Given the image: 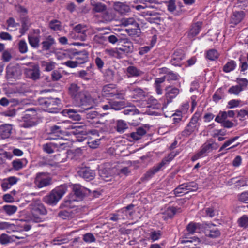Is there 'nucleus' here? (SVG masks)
Here are the masks:
<instances>
[{"instance_id": "obj_24", "label": "nucleus", "mask_w": 248, "mask_h": 248, "mask_svg": "<svg viewBox=\"0 0 248 248\" xmlns=\"http://www.w3.org/2000/svg\"><path fill=\"white\" fill-rule=\"evenodd\" d=\"M54 38L51 35L47 36L45 40L42 42V50L44 51L49 50L51 46L55 44Z\"/></svg>"}, {"instance_id": "obj_17", "label": "nucleus", "mask_w": 248, "mask_h": 248, "mask_svg": "<svg viewBox=\"0 0 248 248\" xmlns=\"http://www.w3.org/2000/svg\"><path fill=\"white\" fill-rule=\"evenodd\" d=\"M202 22L198 21L191 26L190 30L188 33V37L193 40L195 36L198 35L202 28Z\"/></svg>"}, {"instance_id": "obj_35", "label": "nucleus", "mask_w": 248, "mask_h": 248, "mask_svg": "<svg viewBox=\"0 0 248 248\" xmlns=\"http://www.w3.org/2000/svg\"><path fill=\"white\" fill-rule=\"evenodd\" d=\"M176 213V209L174 207H168L163 214L162 218L166 220L172 217Z\"/></svg>"}, {"instance_id": "obj_53", "label": "nucleus", "mask_w": 248, "mask_h": 248, "mask_svg": "<svg viewBox=\"0 0 248 248\" xmlns=\"http://www.w3.org/2000/svg\"><path fill=\"white\" fill-rule=\"evenodd\" d=\"M49 27L54 31L61 30V23L57 20H52L49 22Z\"/></svg>"}, {"instance_id": "obj_54", "label": "nucleus", "mask_w": 248, "mask_h": 248, "mask_svg": "<svg viewBox=\"0 0 248 248\" xmlns=\"http://www.w3.org/2000/svg\"><path fill=\"white\" fill-rule=\"evenodd\" d=\"M186 190L194 191L198 189V185L194 182L184 183Z\"/></svg>"}, {"instance_id": "obj_45", "label": "nucleus", "mask_w": 248, "mask_h": 248, "mask_svg": "<svg viewBox=\"0 0 248 248\" xmlns=\"http://www.w3.org/2000/svg\"><path fill=\"white\" fill-rule=\"evenodd\" d=\"M41 65L42 67H45L46 71H50L54 69L55 66V63L54 62H47L46 61H42Z\"/></svg>"}, {"instance_id": "obj_15", "label": "nucleus", "mask_w": 248, "mask_h": 248, "mask_svg": "<svg viewBox=\"0 0 248 248\" xmlns=\"http://www.w3.org/2000/svg\"><path fill=\"white\" fill-rule=\"evenodd\" d=\"M32 215L38 214L40 215H45L47 214V210L44 205L40 202H37L32 204Z\"/></svg>"}, {"instance_id": "obj_23", "label": "nucleus", "mask_w": 248, "mask_h": 248, "mask_svg": "<svg viewBox=\"0 0 248 248\" xmlns=\"http://www.w3.org/2000/svg\"><path fill=\"white\" fill-rule=\"evenodd\" d=\"M68 89L69 94L73 99H74L76 97L78 96L81 93L85 92V91L81 90L80 87L76 83L71 84Z\"/></svg>"}, {"instance_id": "obj_13", "label": "nucleus", "mask_w": 248, "mask_h": 248, "mask_svg": "<svg viewBox=\"0 0 248 248\" xmlns=\"http://www.w3.org/2000/svg\"><path fill=\"white\" fill-rule=\"evenodd\" d=\"M114 10L120 15H125L130 11V7L124 3L116 2L114 3Z\"/></svg>"}, {"instance_id": "obj_32", "label": "nucleus", "mask_w": 248, "mask_h": 248, "mask_svg": "<svg viewBox=\"0 0 248 248\" xmlns=\"http://www.w3.org/2000/svg\"><path fill=\"white\" fill-rule=\"evenodd\" d=\"M58 216L63 219H69L74 217V214L73 211L69 209L60 211Z\"/></svg>"}, {"instance_id": "obj_16", "label": "nucleus", "mask_w": 248, "mask_h": 248, "mask_svg": "<svg viewBox=\"0 0 248 248\" xmlns=\"http://www.w3.org/2000/svg\"><path fill=\"white\" fill-rule=\"evenodd\" d=\"M7 76L9 78H16L21 74L20 69L17 66L9 64L6 68Z\"/></svg>"}, {"instance_id": "obj_11", "label": "nucleus", "mask_w": 248, "mask_h": 248, "mask_svg": "<svg viewBox=\"0 0 248 248\" xmlns=\"http://www.w3.org/2000/svg\"><path fill=\"white\" fill-rule=\"evenodd\" d=\"M40 31L39 29H33L32 32L28 35V40L30 45L33 48H37L39 46L40 40Z\"/></svg>"}, {"instance_id": "obj_37", "label": "nucleus", "mask_w": 248, "mask_h": 248, "mask_svg": "<svg viewBox=\"0 0 248 248\" xmlns=\"http://www.w3.org/2000/svg\"><path fill=\"white\" fill-rule=\"evenodd\" d=\"M243 90L242 85H237L231 86L228 90V93L231 94L238 95L239 93Z\"/></svg>"}, {"instance_id": "obj_3", "label": "nucleus", "mask_w": 248, "mask_h": 248, "mask_svg": "<svg viewBox=\"0 0 248 248\" xmlns=\"http://www.w3.org/2000/svg\"><path fill=\"white\" fill-rule=\"evenodd\" d=\"M66 190L65 186H61L52 190L49 195L45 196L43 201L49 205H56L65 193Z\"/></svg>"}, {"instance_id": "obj_34", "label": "nucleus", "mask_w": 248, "mask_h": 248, "mask_svg": "<svg viewBox=\"0 0 248 248\" xmlns=\"http://www.w3.org/2000/svg\"><path fill=\"white\" fill-rule=\"evenodd\" d=\"M236 65V62L234 61L230 60L224 65L223 71L225 73L230 72L235 69Z\"/></svg>"}, {"instance_id": "obj_36", "label": "nucleus", "mask_w": 248, "mask_h": 248, "mask_svg": "<svg viewBox=\"0 0 248 248\" xmlns=\"http://www.w3.org/2000/svg\"><path fill=\"white\" fill-rule=\"evenodd\" d=\"M219 53L214 49H210L206 52V57L210 61H215L219 57Z\"/></svg>"}, {"instance_id": "obj_59", "label": "nucleus", "mask_w": 248, "mask_h": 248, "mask_svg": "<svg viewBox=\"0 0 248 248\" xmlns=\"http://www.w3.org/2000/svg\"><path fill=\"white\" fill-rule=\"evenodd\" d=\"M119 50L123 53H132L133 50V45L131 43H129L128 45H124L122 47L119 48Z\"/></svg>"}, {"instance_id": "obj_33", "label": "nucleus", "mask_w": 248, "mask_h": 248, "mask_svg": "<svg viewBox=\"0 0 248 248\" xmlns=\"http://www.w3.org/2000/svg\"><path fill=\"white\" fill-rule=\"evenodd\" d=\"M7 25V30L9 31H14L17 30V27L19 26L18 23H16L13 17H10L6 20Z\"/></svg>"}, {"instance_id": "obj_30", "label": "nucleus", "mask_w": 248, "mask_h": 248, "mask_svg": "<svg viewBox=\"0 0 248 248\" xmlns=\"http://www.w3.org/2000/svg\"><path fill=\"white\" fill-rule=\"evenodd\" d=\"M209 229L207 230V235L211 238H216L220 234L219 230L213 224L209 226Z\"/></svg>"}, {"instance_id": "obj_25", "label": "nucleus", "mask_w": 248, "mask_h": 248, "mask_svg": "<svg viewBox=\"0 0 248 248\" xmlns=\"http://www.w3.org/2000/svg\"><path fill=\"white\" fill-rule=\"evenodd\" d=\"M127 75L128 78L138 77L143 74V72L134 66H129L126 68Z\"/></svg>"}, {"instance_id": "obj_52", "label": "nucleus", "mask_w": 248, "mask_h": 248, "mask_svg": "<svg viewBox=\"0 0 248 248\" xmlns=\"http://www.w3.org/2000/svg\"><path fill=\"white\" fill-rule=\"evenodd\" d=\"M161 236L160 231H153L151 232L150 238L153 242L158 240Z\"/></svg>"}, {"instance_id": "obj_61", "label": "nucleus", "mask_w": 248, "mask_h": 248, "mask_svg": "<svg viewBox=\"0 0 248 248\" xmlns=\"http://www.w3.org/2000/svg\"><path fill=\"white\" fill-rule=\"evenodd\" d=\"M12 164L13 169L16 170L21 169L24 166L23 162L20 159L13 160Z\"/></svg>"}, {"instance_id": "obj_64", "label": "nucleus", "mask_w": 248, "mask_h": 248, "mask_svg": "<svg viewBox=\"0 0 248 248\" xmlns=\"http://www.w3.org/2000/svg\"><path fill=\"white\" fill-rule=\"evenodd\" d=\"M241 101L239 100L232 99L228 102L227 108H232L237 107L239 106Z\"/></svg>"}, {"instance_id": "obj_60", "label": "nucleus", "mask_w": 248, "mask_h": 248, "mask_svg": "<svg viewBox=\"0 0 248 248\" xmlns=\"http://www.w3.org/2000/svg\"><path fill=\"white\" fill-rule=\"evenodd\" d=\"M238 222L240 227H247L248 226V217L246 215L243 216L238 219Z\"/></svg>"}, {"instance_id": "obj_55", "label": "nucleus", "mask_w": 248, "mask_h": 248, "mask_svg": "<svg viewBox=\"0 0 248 248\" xmlns=\"http://www.w3.org/2000/svg\"><path fill=\"white\" fill-rule=\"evenodd\" d=\"M83 240L88 243L94 242L95 241L96 239L94 235L90 232L86 233L83 235Z\"/></svg>"}, {"instance_id": "obj_42", "label": "nucleus", "mask_w": 248, "mask_h": 248, "mask_svg": "<svg viewBox=\"0 0 248 248\" xmlns=\"http://www.w3.org/2000/svg\"><path fill=\"white\" fill-rule=\"evenodd\" d=\"M3 210L8 215H11L16 213L17 208L16 206L12 205H6L3 206Z\"/></svg>"}, {"instance_id": "obj_40", "label": "nucleus", "mask_w": 248, "mask_h": 248, "mask_svg": "<svg viewBox=\"0 0 248 248\" xmlns=\"http://www.w3.org/2000/svg\"><path fill=\"white\" fill-rule=\"evenodd\" d=\"M112 109L115 110H119L125 107V103L124 101H111Z\"/></svg>"}, {"instance_id": "obj_57", "label": "nucleus", "mask_w": 248, "mask_h": 248, "mask_svg": "<svg viewBox=\"0 0 248 248\" xmlns=\"http://www.w3.org/2000/svg\"><path fill=\"white\" fill-rule=\"evenodd\" d=\"M181 243L184 244L182 248H200L199 247L196 246V245L193 243L191 240H181Z\"/></svg>"}, {"instance_id": "obj_56", "label": "nucleus", "mask_w": 248, "mask_h": 248, "mask_svg": "<svg viewBox=\"0 0 248 248\" xmlns=\"http://www.w3.org/2000/svg\"><path fill=\"white\" fill-rule=\"evenodd\" d=\"M226 119V111H220L216 116L215 121L218 123L222 124Z\"/></svg>"}, {"instance_id": "obj_38", "label": "nucleus", "mask_w": 248, "mask_h": 248, "mask_svg": "<svg viewBox=\"0 0 248 248\" xmlns=\"http://www.w3.org/2000/svg\"><path fill=\"white\" fill-rule=\"evenodd\" d=\"M147 102L148 104L147 107L149 108L156 109H159L161 108V105L158 103V101L153 97H149Z\"/></svg>"}, {"instance_id": "obj_5", "label": "nucleus", "mask_w": 248, "mask_h": 248, "mask_svg": "<svg viewBox=\"0 0 248 248\" xmlns=\"http://www.w3.org/2000/svg\"><path fill=\"white\" fill-rule=\"evenodd\" d=\"M39 104L42 106L46 111L50 113L58 112V104L60 100L58 98H40L38 99Z\"/></svg>"}, {"instance_id": "obj_46", "label": "nucleus", "mask_w": 248, "mask_h": 248, "mask_svg": "<svg viewBox=\"0 0 248 248\" xmlns=\"http://www.w3.org/2000/svg\"><path fill=\"white\" fill-rule=\"evenodd\" d=\"M145 2V6H142L140 5H138L136 6L135 8L137 10H140L141 9H144L145 7L149 8H153V6H151L150 4L152 3H155L156 0H142Z\"/></svg>"}, {"instance_id": "obj_47", "label": "nucleus", "mask_w": 248, "mask_h": 248, "mask_svg": "<svg viewBox=\"0 0 248 248\" xmlns=\"http://www.w3.org/2000/svg\"><path fill=\"white\" fill-rule=\"evenodd\" d=\"M196 125H191L188 124L186 128L182 132V135L185 137L189 136L194 131Z\"/></svg>"}, {"instance_id": "obj_63", "label": "nucleus", "mask_w": 248, "mask_h": 248, "mask_svg": "<svg viewBox=\"0 0 248 248\" xmlns=\"http://www.w3.org/2000/svg\"><path fill=\"white\" fill-rule=\"evenodd\" d=\"M176 155H177L176 153H175L174 152H172L170 153V154H169L167 157L163 158V160L161 162H163V163H164L163 167L167 163L170 162Z\"/></svg>"}, {"instance_id": "obj_22", "label": "nucleus", "mask_w": 248, "mask_h": 248, "mask_svg": "<svg viewBox=\"0 0 248 248\" xmlns=\"http://www.w3.org/2000/svg\"><path fill=\"white\" fill-rule=\"evenodd\" d=\"M74 54L76 56V61H77L78 64H83L88 61V53L85 50L74 52Z\"/></svg>"}, {"instance_id": "obj_6", "label": "nucleus", "mask_w": 248, "mask_h": 248, "mask_svg": "<svg viewBox=\"0 0 248 248\" xmlns=\"http://www.w3.org/2000/svg\"><path fill=\"white\" fill-rule=\"evenodd\" d=\"M217 144L213 140L210 139L205 142L201 147L200 150L192 157V160L195 161L199 158L205 156L206 154L211 152L217 148Z\"/></svg>"}, {"instance_id": "obj_9", "label": "nucleus", "mask_w": 248, "mask_h": 248, "mask_svg": "<svg viewBox=\"0 0 248 248\" xmlns=\"http://www.w3.org/2000/svg\"><path fill=\"white\" fill-rule=\"evenodd\" d=\"M65 139H61L60 140H54L53 142L47 143L43 145L42 148L44 152L47 154H52L54 152V149L62 147L64 148L66 146L65 142Z\"/></svg>"}, {"instance_id": "obj_31", "label": "nucleus", "mask_w": 248, "mask_h": 248, "mask_svg": "<svg viewBox=\"0 0 248 248\" xmlns=\"http://www.w3.org/2000/svg\"><path fill=\"white\" fill-rule=\"evenodd\" d=\"M121 24L124 27L132 25L135 27H138V24L133 17L123 18L121 20Z\"/></svg>"}, {"instance_id": "obj_62", "label": "nucleus", "mask_w": 248, "mask_h": 248, "mask_svg": "<svg viewBox=\"0 0 248 248\" xmlns=\"http://www.w3.org/2000/svg\"><path fill=\"white\" fill-rule=\"evenodd\" d=\"M166 75L164 76L166 77V79L167 80H176L178 78V75L172 71H169L168 73L166 72Z\"/></svg>"}, {"instance_id": "obj_1", "label": "nucleus", "mask_w": 248, "mask_h": 248, "mask_svg": "<svg viewBox=\"0 0 248 248\" xmlns=\"http://www.w3.org/2000/svg\"><path fill=\"white\" fill-rule=\"evenodd\" d=\"M74 103L80 108V112H85L86 111L92 108L94 106V102L92 97L86 91L81 93L80 94L73 99Z\"/></svg>"}, {"instance_id": "obj_14", "label": "nucleus", "mask_w": 248, "mask_h": 248, "mask_svg": "<svg viewBox=\"0 0 248 248\" xmlns=\"http://www.w3.org/2000/svg\"><path fill=\"white\" fill-rule=\"evenodd\" d=\"M165 90V97L166 98L167 104L171 102L172 99L174 98L179 93V90L178 88H172L171 86L167 87Z\"/></svg>"}, {"instance_id": "obj_8", "label": "nucleus", "mask_w": 248, "mask_h": 248, "mask_svg": "<svg viewBox=\"0 0 248 248\" xmlns=\"http://www.w3.org/2000/svg\"><path fill=\"white\" fill-rule=\"evenodd\" d=\"M24 74L26 77L33 81H37L41 78V71L39 65L33 64L30 68L24 69Z\"/></svg>"}, {"instance_id": "obj_20", "label": "nucleus", "mask_w": 248, "mask_h": 248, "mask_svg": "<svg viewBox=\"0 0 248 248\" xmlns=\"http://www.w3.org/2000/svg\"><path fill=\"white\" fill-rule=\"evenodd\" d=\"M163 162H160L149 170L148 171H147L144 174V178L146 180H148L152 178L156 173L161 170V169L163 167Z\"/></svg>"}, {"instance_id": "obj_4", "label": "nucleus", "mask_w": 248, "mask_h": 248, "mask_svg": "<svg viewBox=\"0 0 248 248\" xmlns=\"http://www.w3.org/2000/svg\"><path fill=\"white\" fill-rule=\"evenodd\" d=\"M73 191L74 195L69 197V199L65 200V206L70 207L73 202L82 199L86 195L90 192L89 189L78 184L73 186Z\"/></svg>"}, {"instance_id": "obj_58", "label": "nucleus", "mask_w": 248, "mask_h": 248, "mask_svg": "<svg viewBox=\"0 0 248 248\" xmlns=\"http://www.w3.org/2000/svg\"><path fill=\"white\" fill-rule=\"evenodd\" d=\"M127 88L129 91H132L134 95H136L139 97H141L142 96H144V92L140 88H136L133 89L131 87L128 86Z\"/></svg>"}, {"instance_id": "obj_7", "label": "nucleus", "mask_w": 248, "mask_h": 248, "mask_svg": "<svg viewBox=\"0 0 248 248\" xmlns=\"http://www.w3.org/2000/svg\"><path fill=\"white\" fill-rule=\"evenodd\" d=\"M26 114L23 117V123L21 124L24 128H30L37 124L35 116L36 115V110L34 108H30L25 111Z\"/></svg>"}, {"instance_id": "obj_18", "label": "nucleus", "mask_w": 248, "mask_h": 248, "mask_svg": "<svg viewBox=\"0 0 248 248\" xmlns=\"http://www.w3.org/2000/svg\"><path fill=\"white\" fill-rule=\"evenodd\" d=\"M13 129V126L11 124H5L0 125V136L2 139L9 138Z\"/></svg>"}, {"instance_id": "obj_48", "label": "nucleus", "mask_w": 248, "mask_h": 248, "mask_svg": "<svg viewBox=\"0 0 248 248\" xmlns=\"http://www.w3.org/2000/svg\"><path fill=\"white\" fill-rule=\"evenodd\" d=\"M126 124L123 120H119L117 123L116 129L120 133H123L127 129Z\"/></svg>"}, {"instance_id": "obj_51", "label": "nucleus", "mask_w": 248, "mask_h": 248, "mask_svg": "<svg viewBox=\"0 0 248 248\" xmlns=\"http://www.w3.org/2000/svg\"><path fill=\"white\" fill-rule=\"evenodd\" d=\"M115 89L116 85L114 84H110L104 85L102 89V91L104 93V95L108 94V93H110Z\"/></svg>"}, {"instance_id": "obj_49", "label": "nucleus", "mask_w": 248, "mask_h": 248, "mask_svg": "<svg viewBox=\"0 0 248 248\" xmlns=\"http://www.w3.org/2000/svg\"><path fill=\"white\" fill-rule=\"evenodd\" d=\"M18 49L21 53L24 54L28 51V46L26 41L21 40L18 44Z\"/></svg>"}, {"instance_id": "obj_39", "label": "nucleus", "mask_w": 248, "mask_h": 248, "mask_svg": "<svg viewBox=\"0 0 248 248\" xmlns=\"http://www.w3.org/2000/svg\"><path fill=\"white\" fill-rule=\"evenodd\" d=\"M12 157V155L10 153L0 149V165L3 164L6 159H11Z\"/></svg>"}, {"instance_id": "obj_50", "label": "nucleus", "mask_w": 248, "mask_h": 248, "mask_svg": "<svg viewBox=\"0 0 248 248\" xmlns=\"http://www.w3.org/2000/svg\"><path fill=\"white\" fill-rule=\"evenodd\" d=\"M87 143L91 148L95 149L100 144V139L97 138L93 140L92 138H90L88 139Z\"/></svg>"}, {"instance_id": "obj_26", "label": "nucleus", "mask_w": 248, "mask_h": 248, "mask_svg": "<svg viewBox=\"0 0 248 248\" xmlns=\"http://www.w3.org/2000/svg\"><path fill=\"white\" fill-rule=\"evenodd\" d=\"M184 53L182 50H176L172 55L171 62L173 65H178L179 62L184 59Z\"/></svg>"}, {"instance_id": "obj_44", "label": "nucleus", "mask_w": 248, "mask_h": 248, "mask_svg": "<svg viewBox=\"0 0 248 248\" xmlns=\"http://www.w3.org/2000/svg\"><path fill=\"white\" fill-rule=\"evenodd\" d=\"M199 224L190 222L186 227V230L188 234H193L196 232V230L199 228Z\"/></svg>"}, {"instance_id": "obj_41", "label": "nucleus", "mask_w": 248, "mask_h": 248, "mask_svg": "<svg viewBox=\"0 0 248 248\" xmlns=\"http://www.w3.org/2000/svg\"><path fill=\"white\" fill-rule=\"evenodd\" d=\"M105 96L108 97H113L116 99H123L124 98V93H120L115 89Z\"/></svg>"}, {"instance_id": "obj_12", "label": "nucleus", "mask_w": 248, "mask_h": 248, "mask_svg": "<svg viewBox=\"0 0 248 248\" xmlns=\"http://www.w3.org/2000/svg\"><path fill=\"white\" fill-rule=\"evenodd\" d=\"M79 176L86 181H91L95 177V172L89 168H82L78 171Z\"/></svg>"}, {"instance_id": "obj_28", "label": "nucleus", "mask_w": 248, "mask_h": 248, "mask_svg": "<svg viewBox=\"0 0 248 248\" xmlns=\"http://www.w3.org/2000/svg\"><path fill=\"white\" fill-rule=\"evenodd\" d=\"M146 133V130L142 127H139L136 131L130 133V137L133 140H138L143 137Z\"/></svg>"}, {"instance_id": "obj_2", "label": "nucleus", "mask_w": 248, "mask_h": 248, "mask_svg": "<svg viewBox=\"0 0 248 248\" xmlns=\"http://www.w3.org/2000/svg\"><path fill=\"white\" fill-rule=\"evenodd\" d=\"M66 122L57 123L56 124L51 126L49 128V131L48 133L47 140H54L55 141L60 140L61 139H64L62 136L65 133L66 129H74L75 127L73 125H70L68 127H65Z\"/></svg>"}, {"instance_id": "obj_27", "label": "nucleus", "mask_w": 248, "mask_h": 248, "mask_svg": "<svg viewBox=\"0 0 248 248\" xmlns=\"http://www.w3.org/2000/svg\"><path fill=\"white\" fill-rule=\"evenodd\" d=\"M78 110L73 109H65L63 111L64 114H67L69 118L74 121H79L81 120V116L78 113Z\"/></svg>"}, {"instance_id": "obj_10", "label": "nucleus", "mask_w": 248, "mask_h": 248, "mask_svg": "<svg viewBox=\"0 0 248 248\" xmlns=\"http://www.w3.org/2000/svg\"><path fill=\"white\" fill-rule=\"evenodd\" d=\"M46 172H39L36 174L34 183L37 187L41 188L49 185L51 179Z\"/></svg>"}, {"instance_id": "obj_21", "label": "nucleus", "mask_w": 248, "mask_h": 248, "mask_svg": "<svg viewBox=\"0 0 248 248\" xmlns=\"http://www.w3.org/2000/svg\"><path fill=\"white\" fill-rule=\"evenodd\" d=\"M75 152L72 151H68L66 153L62 154H59L56 155L57 160L60 162H63L66 161V159H74Z\"/></svg>"}, {"instance_id": "obj_19", "label": "nucleus", "mask_w": 248, "mask_h": 248, "mask_svg": "<svg viewBox=\"0 0 248 248\" xmlns=\"http://www.w3.org/2000/svg\"><path fill=\"white\" fill-rule=\"evenodd\" d=\"M245 16V13L242 10L233 11L231 18V22L234 25H237L242 21Z\"/></svg>"}, {"instance_id": "obj_29", "label": "nucleus", "mask_w": 248, "mask_h": 248, "mask_svg": "<svg viewBox=\"0 0 248 248\" xmlns=\"http://www.w3.org/2000/svg\"><path fill=\"white\" fill-rule=\"evenodd\" d=\"M21 28L20 30V32L23 35L29 29L31 23L29 19L27 17H24L21 19Z\"/></svg>"}, {"instance_id": "obj_43", "label": "nucleus", "mask_w": 248, "mask_h": 248, "mask_svg": "<svg viewBox=\"0 0 248 248\" xmlns=\"http://www.w3.org/2000/svg\"><path fill=\"white\" fill-rule=\"evenodd\" d=\"M187 191L186 186L184 184L179 185L174 190V194L177 196H181L185 193Z\"/></svg>"}]
</instances>
